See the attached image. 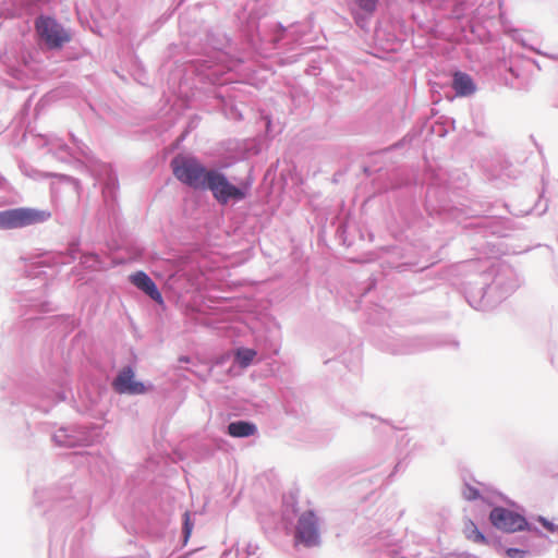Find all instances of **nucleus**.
Segmentation results:
<instances>
[{
    "mask_svg": "<svg viewBox=\"0 0 558 558\" xmlns=\"http://www.w3.org/2000/svg\"><path fill=\"white\" fill-rule=\"evenodd\" d=\"M257 550H258V546H257V545L248 543V544L246 545V547H245V548H243V549H239V548H236V549H235V554H234V556H246V557H251V556L256 555Z\"/></svg>",
    "mask_w": 558,
    "mask_h": 558,
    "instance_id": "nucleus-28",
    "label": "nucleus"
},
{
    "mask_svg": "<svg viewBox=\"0 0 558 558\" xmlns=\"http://www.w3.org/2000/svg\"><path fill=\"white\" fill-rule=\"evenodd\" d=\"M256 351L250 348H240L234 355L235 363L241 367H247L252 364Z\"/></svg>",
    "mask_w": 558,
    "mask_h": 558,
    "instance_id": "nucleus-24",
    "label": "nucleus"
},
{
    "mask_svg": "<svg viewBox=\"0 0 558 558\" xmlns=\"http://www.w3.org/2000/svg\"><path fill=\"white\" fill-rule=\"evenodd\" d=\"M80 251V241L69 244L66 252H48L31 259L25 266V274L29 278L47 277V270L57 266L68 265L75 260Z\"/></svg>",
    "mask_w": 558,
    "mask_h": 558,
    "instance_id": "nucleus-5",
    "label": "nucleus"
},
{
    "mask_svg": "<svg viewBox=\"0 0 558 558\" xmlns=\"http://www.w3.org/2000/svg\"><path fill=\"white\" fill-rule=\"evenodd\" d=\"M374 284H375V283H374V281H372V282L369 283V286H368V289H367V290H371V289L374 287Z\"/></svg>",
    "mask_w": 558,
    "mask_h": 558,
    "instance_id": "nucleus-34",
    "label": "nucleus"
},
{
    "mask_svg": "<svg viewBox=\"0 0 558 558\" xmlns=\"http://www.w3.org/2000/svg\"><path fill=\"white\" fill-rule=\"evenodd\" d=\"M207 190L220 205L225 206L230 202H240L246 198L251 191V184L242 182L234 185L223 173L213 169L207 178L205 191Z\"/></svg>",
    "mask_w": 558,
    "mask_h": 558,
    "instance_id": "nucleus-3",
    "label": "nucleus"
},
{
    "mask_svg": "<svg viewBox=\"0 0 558 558\" xmlns=\"http://www.w3.org/2000/svg\"><path fill=\"white\" fill-rule=\"evenodd\" d=\"M522 532H525V534L515 536L509 542L518 545L517 547L527 548L529 545H534L539 551H546L548 536L543 531L529 522V529H524Z\"/></svg>",
    "mask_w": 558,
    "mask_h": 558,
    "instance_id": "nucleus-14",
    "label": "nucleus"
},
{
    "mask_svg": "<svg viewBox=\"0 0 558 558\" xmlns=\"http://www.w3.org/2000/svg\"><path fill=\"white\" fill-rule=\"evenodd\" d=\"M72 481L62 478L54 487H41L34 490V506L51 523H64L85 514L84 497L71 495Z\"/></svg>",
    "mask_w": 558,
    "mask_h": 558,
    "instance_id": "nucleus-2",
    "label": "nucleus"
},
{
    "mask_svg": "<svg viewBox=\"0 0 558 558\" xmlns=\"http://www.w3.org/2000/svg\"><path fill=\"white\" fill-rule=\"evenodd\" d=\"M53 442L59 447H86L93 442V434L82 426L61 427L52 435Z\"/></svg>",
    "mask_w": 558,
    "mask_h": 558,
    "instance_id": "nucleus-12",
    "label": "nucleus"
},
{
    "mask_svg": "<svg viewBox=\"0 0 558 558\" xmlns=\"http://www.w3.org/2000/svg\"><path fill=\"white\" fill-rule=\"evenodd\" d=\"M404 469V465H403V460L400 459L397 464L395 465V469L393 471L389 474V477H392L396 473H398L400 470H403Z\"/></svg>",
    "mask_w": 558,
    "mask_h": 558,
    "instance_id": "nucleus-32",
    "label": "nucleus"
},
{
    "mask_svg": "<svg viewBox=\"0 0 558 558\" xmlns=\"http://www.w3.org/2000/svg\"><path fill=\"white\" fill-rule=\"evenodd\" d=\"M129 281L138 290L144 292L157 304H163V298L156 282L143 270H137L130 275Z\"/></svg>",
    "mask_w": 558,
    "mask_h": 558,
    "instance_id": "nucleus-15",
    "label": "nucleus"
},
{
    "mask_svg": "<svg viewBox=\"0 0 558 558\" xmlns=\"http://www.w3.org/2000/svg\"><path fill=\"white\" fill-rule=\"evenodd\" d=\"M5 214H11L12 229L43 223L51 217V211H7Z\"/></svg>",
    "mask_w": 558,
    "mask_h": 558,
    "instance_id": "nucleus-16",
    "label": "nucleus"
},
{
    "mask_svg": "<svg viewBox=\"0 0 558 558\" xmlns=\"http://www.w3.org/2000/svg\"><path fill=\"white\" fill-rule=\"evenodd\" d=\"M360 416L367 417V416H368V414H366V413H361V414H360Z\"/></svg>",
    "mask_w": 558,
    "mask_h": 558,
    "instance_id": "nucleus-35",
    "label": "nucleus"
},
{
    "mask_svg": "<svg viewBox=\"0 0 558 558\" xmlns=\"http://www.w3.org/2000/svg\"><path fill=\"white\" fill-rule=\"evenodd\" d=\"M81 264L84 268L90 269V270H102L106 268L105 262L96 253L82 254Z\"/></svg>",
    "mask_w": 558,
    "mask_h": 558,
    "instance_id": "nucleus-23",
    "label": "nucleus"
},
{
    "mask_svg": "<svg viewBox=\"0 0 558 558\" xmlns=\"http://www.w3.org/2000/svg\"><path fill=\"white\" fill-rule=\"evenodd\" d=\"M462 494L463 497L470 501L477 500L481 497L480 490L469 484L464 485Z\"/></svg>",
    "mask_w": 558,
    "mask_h": 558,
    "instance_id": "nucleus-27",
    "label": "nucleus"
},
{
    "mask_svg": "<svg viewBox=\"0 0 558 558\" xmlns=\"http://www.w3.org/2000/svg\"><path fill=\"white\" fill-rule=\"evenodd\" d=\"M481 250H484V253H488L485 248V246H482Z\"/></svg>",
    "mask_w": 558,
    "mask_h": 558,
    "instance_id": "nucleus-36",
    "label": "nucleus"
},
{
    "mask_svg": "<svg viewBox=\"0 0 558 558\" xmlns=\"http://www.w3.org/2000/svg\"><path fill=\"white\" fill-rule=\"evenodd\" d=\"M35 26L40 38L51 49L60 48L63 44L70 41V35L51 17L39 16Z\"/></svg>",
    "mask_w": 558,
    "mask_h": 558,
    "instance_id": "nucleus-10",
    "label": "nucleus"
},
{
    "mask_svg": "<svg viewBox=\"0 0 558 558\" xmlns=\"http://www.w3.org/2000/svg\"><path fill=\"white\" fill-rule=\"evenodd\" d=\"M515 223L512 218L490 216V217H475L470 222L464 225V229L472 234L486 238L488 235H496L498 238H506L510 232L515 229Z\"/></svg>",
    "mask_w": 558,
    "mask_h": 558,
    "instance_id": "nucleus-6",
    "label": "nucleus"
},
{
    "mask_svg": "<svg viewBox=\"0 0 558 558\" xmlns=\"http://www.w3.org/2000/svg\"><path fill=\"white\" fill-rule=\"evenodd\" d=\"M542 554L543 553L539 551V549H536L534 545H529L527 548L513 546L505 549L507 558H530Z\"/></svg>",
    "mask_w": 558,
    "mask_h": 558,
    "instance_id": "nucleus-22",
    "label": "nucleus"
},
{
    "mask_svg": "<svg viewBox=\"0 0 558 558\" xmlns=\"http://www.w3.org/2000/svg\"><path fill=\"white\" fill-rule=\"evenodd\" d=\"M449 272L470 306L482 312L497 307L522 283L515 268L502 259L471 258L452 265Z\"/></svg>",
    "mask_w": 558,
    "mask_h": 558,
    "instance_id": "nucleus-1",
    "label": "nucleus"
},
{
    "mask_svg": "<svg viewBox=\"0 0 558 558\" xmlns=\"http://www.w3.org/2000/svg\"><path fill=\"white\" fill-rule=\"evenodd\" d=\"M37 395L39 400L33 404L44 412H48L52 405L66 399L65 392L60 389L40 388Z\"/></svg>",
    "mask_w": 558,
    "mask_h": 558,
    "instance_id": "nucleus-17",
    "label": "nucleus"
},
{
    "mask_svg": "<svg viewBox=\"0 0 558 558\" xmlns=\"http://www.w3.org/2000/svg\"><path fill=\"white\" fill-rule=\"evenodd\" d=\"M489 521L494 527L508 534L529 529V521L524 515L501 506L490 510Z\"/></svg>",
    "mask_w": 558,
    "mask_h": 558,
    "instance_id": "nucleus-9",
    "label": "nucleus"
},
{
    "mask_svg": "<svg viewBox=\"0 0 558 558\" xmlns=\"http://www.w3.org/2000/svg\"><path fill=\"white\" fill-rule=\"evenodd\" d=\"M194 526V522L191 519V515L187 511L183 513V526H182V535L184 537V541L186 542L192 533Z\"/></svg>",
    "mask_w": 558,
    "mask_h": 558,
    "instance_id": "nucleus-26",
    "label": "nucleus"
},
{
    "mask_svg": "<svg viewBox=\"0 0 558 558\" xmlns=\"http://www.w3.org/2000/svg\"><path fill=\"white\" fill-rule=\"evenodd\" d=\"M7 211H0V230H10L11 226V214H5Z\"/></svg>",
    "mask_w": 558,
    "mask_h": 558,
    "instance_id": "nucleus-29",
    "label": "nucleus"
},
{
    "mask_svg": "<svg viewBox=\"0 0 558 558\" xmlns=\"http://www.w3.org/2000/svg\"><path fill=\"white\" fill-rule=\"evenodd\" d=\"M257 433L255 423L245 420L230 422L227 426V434L233 438H247Z\"/></svg>",
    "mask_w": 558,
    "mask_h": 558,
    "instance_id": "nucleus-18",
    "label": "nucleus"
},
{
    "mask_svg": "<svg viewBox=\"0 0 558 558\" xmlns=\"http://www.w3.org/2000/svg\"><path fill=\"white\" fill-rule=\"evenodd\" d=\"M353 2L365 15H372L378 4V0H353Z\"/></svg>",
    "mask_w": 558,
    "mask_h": 558,
    "instance_id": "nucleus-25",
    "label": "nucleus"
},
{
    "mask_svg": "<svg viewBox=\"0 0 558 558\" xmlns=\"http://www.w3.org/2000/svg\"><path fill=\"white\" fill-rule=\"evenodd\" d=\"M413 440V437L410 436L409 433H400L397 437L399 453L403 454L404 459L423 449L422 445H418L417 441Z\"/></svg>",
    "mask_w": 558,
    "mask_h": 558,
    "instance_id": "nucleus-21",
    "label": "nucleus"
},
{
    "mask_svg": "<svg viewBox=\"0 0 558 558\" xmlns=\"http://www.w3.org/2000/svg\"><path fill=\"white\" fill-rule=\"evenodd\" d=\"M377 347L392 355H404L428 350L434 347V343L424 337L403 338L388 336L378 339Z\"/></svg>",
    "mask_w": 558,
    "mask_h": 558,
    "instance_id": "nucleus-7",
    "label": "nucleus"
},
{
    "mask_svg": "<svg viewBox=\"0 0 558 558\" xmlns=\"http://www.w3.org/2000/svg\"><path fill=\"white\" fill-rule=\"evenodd\" d=\"M537 521L543 525L544 529H546L550 533H555L557 530L558 524L553 523L547 518L543 515L537 517Z\"/></svg>",
    "mask_w": 558,
    "mask_h": 558,
    "instance_id": "nucleus-30",
    "label": "nucleus"
},
{
    "mask_svg": "<svg viewBox=\"0 0 558 558\" xmlns=\"http://www.w3.org/2000/svg\"><path fill=\"white\" fill-rule=\"evenodd\" d=\"M295 545H303L306 548L318 547L322 544L319 523L313 510H306L298 519L295 533Z\"/></svg>",
    "mask_w": 558,
    "mask_h": 558,
    "instance_id": "nucleus-8",
    "label": "nucleus"
},
{
    "mask_svg": "<svg viewBox=\"0 0 558 558\" xmlns=\"http://www.w3.org/2000/svg\"><path fill=\"white\" fill-rule=\"evenodd\" d=\"M463 533L469 541L475 544L490 545L497 543L496 539L486 536L472 520L465 521Z\"/></svg>",
    "mask_w": 558,
    "mask_h": 558,
    "instance_id": "nucleus-20",
    "label": "nucleus"
},
{
    "mask_svg": "<svg viewBox=\"0 0 558 558\" xmlns=\"http://www.w3.org/2000/svg\"><path fill=\"white\" fill-rule=\"evenodd\" d=\"M234 554H235V551H233V549H229V550L223 551V554L221 555L220 558H250L246 556H234Z\"/></svg>",
    "mask_w": 558,
    "mask_h": 558,
    "instance_id": "nucleus-31",
    "label": "nucleus"
},
{
    "mask_svg": "<svg viewBox=\"0 0 558 558\" xmlns=\"http://www.w3.org/2000/svg\"><path fill=\"white\" fill-rule=\"evenodd\" d=\"M135 372L132 365L124 366L112 381L113 389L122 395H144L148 388L143 381L135 380Z\"/></svg>",
    "mask_w": 558,
    "mask_h": 558,
    "instance_id": "nucleus-13",
    "label": "nucleus"
},
{
    "mask_svg": "<svg viewBox=\"0 0 558 558\" xmlns=\"http://www.w3.org/2000/svg\"><path fill=\"white\" fill-rule=\"evenodd\" d=\"M458 558H477V556L470 553H462L458 556Z\"/></svg>",
    "mask_w": 558,
    "mask_h": 558,
    "instance_id": "nucleus-33",
    "label": "nucleus"
},
{
    "mask_svg": "<svg viewBox=\"0 0 558 558\" xmlns=\"http://www.w3.org/2000/svg\"><path fill=\"white\" fill-rule=\"evenodd\" d=\"M452 87L460 97L470 96L476 89L472 77L463 72H456L453 74Z\"/></svg>",
    "mask_w": 558,
    "mask_h": 558,
    "instance_id": "nucleus-19",
    "label": "nucleus"
},
{
    "mask_svg": "<svg viewBox=\"0 0 558 558\" xmlns=\"http://www.w3.org/2000/svg\"><path fill=\"white\" fill-rule=\"evenodd\" d=\"M352 214L353 211H338L333 222L336 236L348 247L352 246L356 239H364L362 229Z\"/></svg>",
    "mask_w": 558,
    "mask_h": 558,
    "instance_id": "nucleus-11",
    "label": "nucleus"
},
{
    "mask_svg": "<svg viewBox=\"0 0 558 558\" xmlns=\"http://www.w3.org/2000/svg\"><path fill=\"white\" fill-rule=\"evenodd\" d=\"M174 177L182 183L205 191L207 178L213 169H207L198 159L179 155L171 161Z\"/></svg>",
    "mask_w": 558,
    "mask_h": 558,
    "instance_id": "nucleus-4",
    "label": "nucleus"
}]
</instances>
